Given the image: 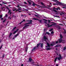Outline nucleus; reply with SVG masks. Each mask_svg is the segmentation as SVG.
Wrapping results in <instances>:
<instances>
[{"label": "nucleus", "instance_id": "obj_46", "mask_svg": "<svg viewBox=\"0 0 66 66\" xmlns=\"http://www.w3.org/2000/svg\"><path fill=\"white\" fill-rule=\"evenodd\" d=\"M3 8H4V7H2V10H3Z\"/></svg>", "mask_w": 66, "mask_h": 66}, {"label": "nucleus", "instance_id": "obj_10", "mask_svg": "<svg viewBox=\"0 0 66 66\" xmlns=\"http://www.w3.org/2000/svg\"><path fill=\"white\" fill-rule=\"evenodd\" d=\"M36 49V47H34V48L32 50V51H35V50Z\"/></svg>", "mask_w": 66, "mask_h": 66}, {"label": "nucleus", "instance_id": "obj_50", "mask_svg": "<svg viewBox=\"0 0 66 66\" xmlns=\"http://www.w3.org/2000/svg\"><path fill=\"white\" fill-rule=\"evenodd\" d=\"M58 43V41H56V44H57V43Z\"/></svg>", "mask_w": 66, "mask_h": 66}, {"label": "nucleus", "instance_id": "obj_44", "mask_svg": "<svg viewBox=\"0 0 66 66\" xmlns=\"http://www.w3.org/2000/svg\"><path fill=\"white\" fill-rule=\"evenodd\" d=\"M2 46L0 47V49H1V48H2Z\"/></svg>", "mask_w": 66, "mask_h": 66}, {"label": "nucleus", "instance_id": "obj_2", "mask_svg": "<svg viewBox=\"0 0 66 66\" xmlns=\"http://www.w3.org/2000/svg\"><path fill=\"white\" fill-rule=\"evenodd\" d=\"M52 23H54V24H51V25H50V24H48L47 25V26H48V28H50V27H52V26H55L56 25V23H54V22H52Z\"/></svg>", "mask_w": 66, "mask_h": 66}, {"label": "nucleus", "instance_id": "obj_37", "mask_svg": "<svg viewBox=\"0 0 66 66\" xmlns=\"http://www.w3.org/2000/svg\"><path fill=\"white\" fill-rule=\"evenodd\" d=\"M24 4H27V3L25 2H24Z\"/></svg>", "mask_w": 66, "mask_h": 66}, {"label": "nucleus", "instance_id": "obj_5", "mask_svg": "<svg viewBox=\"0 0 66 66\" xmlns=\"http://www.w3.org/2000/svg\"><path fill=\"white\" fill-rule=\"evenodd\" d=\"M56 44H55V42H53L51 44L50 46H53L54 45H55Z\"/></svg>", "mask_w": 66, "mask_h": 66}, {"label": "nucleus", "instance_id": "obj_60", "mask_svg": "<svg viewBox=\"0 0 66 66\" xmlns=\"http://www.w3.org/2000/svg\"><path fill=\"white\" fill-rule=\"evenodd\" d=\"M4 57V55H3V57Z\"/></svg>", "mask_w": 66, "mask_h": 66}, {"label": "nucleus", "instance_id": "obj_14", "mask_svg": "<svg viewBox=\"0 0 66 66\" xmlns=\"http://www.w3.org/2000/svg\"><path fill=\"white\" fill-rule=\"evenodd\" d=\"M19 10H21V8H19L18 9V11H19V12H21V11Z\"/></svg>", "mask_w": 66, "mask_h": 66}, {"label": "nucleus", "instance_id": "obj_9", "mask_svg": "<svg viewBox=\"0 0 66 66\" xmlns=\"http://www.w3.org/2000/svg\"><path fill=\"white\" fill-rule=\"evenodd\" d=\"M63 41H64L63 40H62V39H59V42L60 43H61V42H63Z\"/></svg>", "mask_w": 66, "mask_h": 66}, {"label": "nucleus", "instance_id": "obj_62", "mask_svg": "<svg viewBox=\"0 0 66 66\" xmlns=\"http://www.w3.org/2000/svg\"><path fill=\"white\" fill-rule=\"evenodd\" d=\"M56 66H59V65H58V64H56Z\"/></svg>", "mask_w": 66, "mask_h": 66}, {"label": "nucleus", "instance_id": "obj_29", "mask_svg": "<svg viewBox=\"0 0 66 66\" xmlns=\"http://www.w3.org/2000/svg\"><path fill=\"white\" fill-rule=\"evenodd\" d=\"M59 46H60V45H57L56 46H55V47H59Z\"/></svg>", "mask_w": 66, "mask_h": 66}, {"label": "nucleus", "instance_id": "obj_7", "mask_svg": "<svg viewBox=\"0 0 66 66\" xmlns=\"http://www.w3.org/2000/svg\"><path fill=\"white\" fill-rule=\"evenodd\" d=\"M7 9L9 10L8 13H10V14H12V12H11V10H9V8L8 7H7Z\"/></svg>", "mask_w": 66, "mask_h": 66}, {"label": "nucleus", "instance_id": "obj_45", "mask_svg": "<svg viewBox=\"0 0 66 66\" xmlns=\"http://www.w3.org/2000/svg\"><path fill=\"white\" fill-rule=\"evenodd\" d=\"M5 17H7V14L5 15Z\"/></svg>", "mask_w": 66, "mask_h": 66}, {"label": "nucleus", "instance_id": "obj_32", "mask_svg": "<svg viewBox=\"0 0 66 66\" xmlns=\"http://www.w3.org/2000/svg\"><path fill=\"white\" fill-rule=\"evenodd\" d=\"M35 16L36 17H38L39 16V15H35Z\"/></svg>", "mask_w": 66, "mask_h": 66}, {"label": "nucleus", "instance_id": "obj_61", "mask_svg": "<svg viewBox=\"0 0 66 66\" xmlns=\"http://www.w3.org/2000/svg\"><path fill=\"white\" fill-rule=\"evenodd\" d=\"M50 5H52V4L51 3H50Z\"/></svg>", "mask_w": 66, "mask_h": 66}, {"label": "nucleus", "instance_id": "obj_40", "mask_svg": "<svg viewBox=\"0 0 66 66\" xmlns=\"http://www.w3.org/2000/svg\"><path fill=\"white\" fill-rule=\"evenodd\" d=\"M41 4H42V5H44V3H43L41 2Z\"/></svg>", "mask_w": 66, "mask_h": 66}, {"label": "nucleus", "instance_id": "obj_17", "mask_svg": "<svg viewBox=\"0 0 66 66\" xmlns=\"http://www.w3.org/2000/svg\"><path fill=\"white\" fill-rule=\"evenodd\" d=\"M17 7H18V8H19V9H21V7H20L19 5L17 6Z\"/></svg>", "mask_w": 66, "mask_h": 66}, {"label": "nucleus", "instance_id": "obj_55", "mask_svg": "<svg viewBox=\"0 0 66 66\" xmlns=\"http://www.w3.org/2000/svg\"><path fill=\"white\" fill-rule=\"evenodd\" d=\"M56 9V10H58V8H57Z\"/></svg>", "mask_w": 66, "mask_h": 66}, {"label": "nucleus", "instance_id": "obj_15", "mask_svg": "<svg viewBox=\"0 0 66 66\" xmlns=\"http://www.w3.org/2000/svg\"><path fill=\"white\" fill-rule=\"evenodd\" d=\"M51 49V48H47L46 49L47 50H50Z\"/></svg>", "mask_w": 66, "mask_h": 66}, {"label": "nucleus", "instance_id": "obj_23", "mask_svg": "<svg viewBox=\"0 0 66 66\" xmlns=\"http://www.w3.org/2000/svg\"><path fill=\"white\" fill-rule=\"evenodd\" d=\"M12 35V33H10V35L9 36V37H11V35Z\"/></svg>", "mask_w": 66, "mask_h": 66}, {"label": "nucleus", "instance_id": "obj_28", "mask_svg": "<svg viewBox=\"0 0 66 66\" xmlns=\"http://www.w3.org/2000/svg\"><path fill=\"white\" fill-rule=\"evenodd\" d=\"M66 49V47H64L63 48V50H65V49Z\"/></svg>", "mask_w": 66, "mask_h": 66}, {"label": "nucleus", "instance_id": "obj_12", "mask_svg": "<svg viewBox=\"0 0 66 66\" xmlns=\"http://www.w3.org/2000/svg\"><path fill=\"white\" fill-rule=\"evenodd\" d=\"M29 61L30 62H31V61H33V60L32 59V58H30L29 59Z\"/></svg>", "mask_w": 66, "mask_h": 66}, {"label": "nucleus", "instance_id": "obj_3", "mask_svg": "<svg viewBox=\"0 0 66 66\" xmlns=\"http://www.w3.org/2000/svg\"><path fill=\"white\" fill-rule=\"evenodd\" d=\"M55 1H56L57 2L58 4H53L54 5H56H56H58V4H59V5H61V6L63 5V4H62V3H61L57 1L56 0H55Z\"/></svg>", "mask_w": 66, "mask_h": 66}, {"label": "nucleus", "instance_id": "obj_20", "mask_svg": "<svg viewBox=\"0 0 66 66\" xmlns=\"http://www.w3.org/2000/svg\"><path fill=\"white\" fill-rule=\"evenodd\" d=\"M60 37L61 38H63V36H62V35H60Z\"/></svg>", "mask_w": 66, "mask_h": 66}, {"label": "nucleus", "instance_id": "obj_34", "mask_svg": "<svg viewBox=\"0 0 66 66\" xmlns=\"http://www.w3.org/2000/svg\"><path fill=\"white\" fill-rule=\"evenodd\" d=\"M21 16H23V17H26V16L25 15H22Z\"/></svg>", "mask_w": 66, "mask_h": 66}, {"label": "nucleus", "instance_id": "obj_58", "mask_svg": "<svg viewBox=\"0 0 66 66\" xmlns=\"http://www.w3.org/2000/svg\"><path fill=\"white\" fill-rule=\"evenodd\" d=\"M23 66V64H22L21 65V66Z\"/></svg>", "mask_w": 66, "mask_h": 66}, {"label": "nucleus", "instance_id": "obj_35", "mask_svg": "<svg viewBox=\"0 0 66 66\" xmlns=\"http://www.w3.org/2000/svg\"><path fill=\"white\" fill-rule=\"evenodd\" d=\"M27 51H28V48H26V52H27Z\"/></svg>", "mask_w": 66, "mask_h": 66}, {"label": "nucleus", "instance_id": "obj_36", "mask_svg": "<svg viewBox=\"0 0 66 66\" xmlns=\"http://www.w3.org/2000/svg\"><path fill=\"white\" fill-rule=\"evenodd\" d=\"M54 33V32H53V31H52L51 32V33L52 34H53Z\"/></svg>", "mask_w": 66, "mask_h": 66}, {"label": "nucleus", "instance_id": "obj_38", "mask_svg": "<svg viewBox=\"0 0 66 66\" xmlns=\"http://www.w3.org/2000/svg\"><path fill=\"white\" fill-rule=\"evenodd\" d=\"M66 31H65L64 32H63V34H66Z\"/></svg>", "mask_w": 66, "mask_h": 66}, {"label": "nucleus", "instance_id": "obj_42", "mask_svg": "<svg viewBox=\"0 0 66 66\" xmlns=\"http://www.w3.org/2000/svg\"><path fill=\"white\" fill-rule=\"evenodd\" d=\"M48 5V7H51V6H52V5Z\"/></svg>", "mask_w": 66, "mask_h": 66}, {"label": "nucleus", "instance_id": "obj_59", "mask_svg": "<svg viewBox=\"0 0 66 66\" xmlns=\"http://www.w3.org/2000/svg\"><path fill=\"white\" fill-rule=\"evenodd\" d=\"M9 18H10V19H11V18H10V17H9Z\"/></svg>", "mask_w": 66, "mask_h": 66}, {"label": "nucleus", "instance_id": "obj_27", "mask_svg": "<svg viewBox=\"0 0 66 66\" xmlns=\"http://www.w3.org/2000/svg\"><path fill=\"white\" fill-rule=\"evenodd\" d=\"M38 21H39L40 23H42V20H38Z\"/></svg>", "mask_w": 66, "mask_h": 66}, {"label": "nucleus", "instance_id": "obj_13", "mask_svg": "<svg viewBox=\"0 0 66 66\" xmlns=\"http://www.w3.org/2000/svg\"><path fill=\"white\" fill-rule=\"evenodd\" d=\"M32 19L34 20H39L38 19L35 18H34Z\"/></svg>", "mask_w": 66, "mask_h": 66}, {"label": "nucleus", "instance_id": "obj_33", "mask_svg": "<svg viewBox=\"0 0 66 66\" xmlns=\"http://www.w3.org/2000/svg\"><path fill=\"white\" fill-rule=\"evenodd\" d=\"M53 11H54V12H56V13H57V11L54 10H53Z\"/></svg>", "mask_w": 66, "mask_h": 66}, {"label": "nucleus", "instance_id": "obj_39", "mask_svg": "<svg viewBox=\"0 0 66 66\" xmlns=\"http://www.w3.org/2000/svg\"><path fill=\"white\" fill-rule=\"evenodd\" d=\"M29 3V4H31V2H30L29 1H27Z\"/></svg>", "mask_w": 66, "mask_h": 66}, {"label": "nucleus", "instance_id": "obj_19", "mask_svg": "<svg viewBox=\"0 0 66 66\" xmlns=\"http://www.w3.org/2000/svg\"><path fill=\"white\" fill-rule=\"evenodd\" d=\"M18 35H19V34H17L16 35H15L14 36L15 37H17V36H18Z\"/></svg>", "mask_w": 66, "mask_h": 66}, {"label": "nucleus", "instance_id": "obj_26", "mask_svg": "<svg viewBox=\"0 0 66 66\" xmlns=\"http://www.w3.org/2000/svg\"><path fill=\"white\" fill-rule=\"evenodd\" d=\"M52 30H53V28H52L51 29L49 30V31H52Z\"/></svg>", "mask_w": 66, "mask_h": 66}, {"label": "nucleus", "instance_id": "obj_31", "mask_svg": "<svg viewBox=\"0 0 66 66\" xmlns=\"http://www.w3.org/2000/svg\"><path fill=\"white\" fill-rule=\"evenodd\" d=\"M46 34H48V35H49V34H50V33L48 32H46Z\"/></svg>", "mask_w": 66, "mask_h": 66}, {"label": "nucleus", "instance_id": "obj_48", "mask_svg": "<svg viewBox=\"0 0 66 66\" xmlns=\"http://www.w3.org/2000/svg\"><path fill=\"white\" fill-rule=\"evenodd\" d=\"M0 5L1 6H2V4L0 3Z\"/></svg>", "mask_w": 66, "mask_h": 66}, {"label": "nucleus", "instance_id": "obj_54", "mask_svg": "<svg viewBox=\"0 0 66 66\" xmlns=\"http://www.w3.org/2000/svg\"><path fill=\"white\" fill-rule=\"evenodd\" d=\"M51 21L50 20H48V22H50Z\"/></svg>", "mask_w": 66, "mask_h": 66}, {"label": "nucleus", "instance_id": "obj_63", "mask_svg": "<svg viewBox=\"0 0 66 66\" xmlns=\"http://www.w3.org/2000/svg\"><path fill=\"white\" fill-rule=\"evenodd\" d=\"M58 9H59V10H60V7H58Z\"/></svg>", "mask_w": 66, "mask_h": 66}, {"label": "nucleus", "instance_id": "obj_64", "mask_svg": "<svg viewBox=\"0 0 66 66\" xmlns=\"http://www.w3.org/2000/svg\"><path fill=\"white\" fill-rule=\"evenodd\" d=\"M46 47H48V46H46Z\"/></svg>", "mask_w": 66, "mask_h": 66}, {"label": "nucleus", "instance_id": "obj_8", "mask_svg": "<svg viewBox=\"0 0 66 66\" xmlns=\"http://www.w3.org/2000/svg\"><path fill=\"white\" fill-rule=\"evenodd\" d=\"M36 5L37 6V7H38V8H40V7H41V8H42V7H43V8H44V7L41 6L39 5Z\"/></svg>", "mask_w": 66, "mask_h": 66}, {"label": "nucleus", "instance_id": "obj_47", "mask_svg": "<svg viewBox=\"0 0 66 66\" xmlns=\"http://www.w3.org/2000/svg\"><path fill=\"white\" fill-rule=\"evenodd\" d=\"M26 21L28 22H30V20H27Z\"/></svg>", "mask_w": 66, "mask_h": 66}, {"label": "nucleus", "instance_id": "obj_25", "mask_svg": "<svg viewBox=\"0 0 66 66\" xmlns=\"http://www.w3.org/2000/svg\"><path fill=\"white\" fill-rule=\"evenodd\" d=\"M39 45H40V44H37V47H38L39 46Z\"/></svg>", "mask_w": 66, "mask_h": 66}, {"label": "nucleus", "instance_id": "obj_41", "mask_svg": "<svg viewBox=\"0 0 66 66\" xmlns=\"http://www.w3.org/2000/svg\"><path fill=\"white\" fill-rule=\"evenodd\" d=\"M16 28V27H15L14 28H13V30H15V29Z\"/></svg>", "mask_w": 66, "mask_h": 66}, {"label": "nucleus", "instance_id": "obj_43", "mask_svg": "<svg viewBox=\"0 0 66 66\" xmlns=\"http://www.w3.org/2000/svg\"><path fill=\"white\" fill-rule=\"evenodd\" d=\"M2 3H3L4 4H7L6 3H4V2Z\"/></svg>", "mask_w": 66, "mask_h": 66}, {"label": "nucleus", "instance_id": "obj_56", "mask_svg": "<svg viewBox=\"0 0 66 66\" xmlns=\"http://www.w3.org/2000/svg\"><path fill=\"white\" fill-rule=\"evenodd\" d=\"M34 63V62H33L32 63H31L32 64H33Z\"/></svg>", "mask_w": 66, "mask_h": 66}, {"label": "nucleus", "instance_id": "obj_51", "mask_svg": "<svg viewBox=\"0 0 66 66\" xmlns=\"http://www.w3.org/2000/svg\"><path fill=\"white\" fill-rule=\"evenodd\" d=\"M32 20H30L29 21V22H32Z\"/></svg>", "mask_w": 66, "mask_h": 66}, {"label": "nucleus", "instance_id": "obj_30", "mask_svg": "<svg viewBox=\"0 0 66 66\" xmlns=\"http://www.w3.org/2000/svg\"><path fill=\"white\" fill-rule=\"evenodd\" d=\"M2 17V15H0V18H1Z\"/></svg>", "mask_w": 66, "mask_h": 66}, {"label": "nucleus", "instance_id": "obj_6", "mask_svg": "<svg viewBox=\"0 0 66 66\" xmlns=\"http://www.w3.org/2000/svg\"><path fill=\"white\" fill-rule=\"evenodd\" d=\"M43 38H44V40H45V41L46 42V40H47V37H46L45 36H44L43 37Z\"/></svg>", "mask_w": 66, "mask_h": 66}, {"label": "nucleus", "instance_id": "obj_57", "mask_svg": "<svg viewBox=\"0 0 66 66\" xmlns=\"http://www.w3.org/2000/svg\"><path fill=\"white\" fill-rule=\"evenodd\" d=\"M59 29H61V28L60 27H59V28H58Z\"/></svg>", "mask_w": 66, "mask_h": 66}, {"label": "nucleus", "instance_id": "obj_16", "mask_svg": "<svg viewBox=\"0 0 66 66\" xmlns=\"http://www.w3.org/2000/svg\"><path fill=\"white\" fill-rule=\"evenodd\" d=\"M47 46H48V47H50V44H49V43H47Z\"/></svg>", "mask_w": 66, "mask_h": 66}, {"label": "nucleus", "instance_id": "obj_21", "mask_svg": "<svg viewBox=\"0 0 66 66\" xmlns=\"http://www.w3.org/2000/svg\"><path fill=\"white\" fill-rule=\"evenodd\" d=\"M23 21H25V20H23V21H22L20 23V24H21L22 22H23Z\"/></svg>", "mask_w": 66, "mask_h": 66}, {"label": "nucleus", "instance_id": "obj_53", "mask_svg": "<svg viewBox=\"0 0 66 66\" xmlns=\"http://www.w3.org/2000/svg\"><path fill=\"white\" fill-rule=\"evenodd\" d=\"M5 21V20H4V21H3V22H4Z\"/></svg>", "mask_w": 66, "mask_h": 66}, {"label": "nucleus", "instance_id": "obj_1", "mask_svg": "<svg viewBox=\"0 0 66 66\" xmlns=\"http://www.w3.org/2000/svg\"><path fill=\"white\" fill-rule=\"evenodd\" d=\"M32 22H30L26 23L24 25L25 26L23 28V29H27V27H29V26H30L29 25H27V24H32Z\"/></svg>", "mask_w": 66, "mask_h": 66}, {"label": "nucleus", "instance_id": "obj_52", "mask_svg": "<svg viewBox=\"0 0 66 66\" xmlns=\"http://www.w3.org/2000/svg\"><path fill=\"white\" fill-rule=\"evenodd\" d=\"M43 20H45V21H47V20L45 19H43Z\"/></svg>", "mask_w": 66, "mask_h": 66}, {"label": "nucleus", "instance_id": "obj_24", "mask_svg": "<svg viewBox=\"0 0 66 66\" xmlns=\"http://www.w3.org/2000/svg\"><path fill=\"white\" fill-rule=\"evenodd\" d=\"M41 47L43 48V43L41 44Z\"/></svg>", "mask_w": 66, "mask_h": 66}, {"label": "nucleus", "instance_id": "obj_22", "mask_svg": "<svg viewBox=\"0 0 66 66\" xmlns=\"http://www.w3.org/2000/svg\"><path fill=\"white\" fill-rule=\"evenodd\" d=\"M36 4H35V3H34L32 4V5H33L34 6H35V5H36Z\"/></svg>", "mask_w": 66, "mask_h": 66}, {"label": "nucleus", "instance_id": "obj_11", "mask_svg": "<svg viewBox=\"0 0 66 66\" xmlns=\"http://www.w3.org/2000/svg\"><path fill=\"white\" fill-rule=\"evenodd\" d=\"M18 31V29H17V30H16L13 33V34H15V33H16V32H17V31Z\"/></svg>", "mask_w": 66, "mask_h": 66}, {"label": "nucleus", "instance_id": "obj_4", "mask_svg": "<svg viewBox=\"0 0 66 66\" xmlns=\"http://www.w3.org/2000/svg\"><path fill=\"white\" fill-rule=\"evenodd\" d=\"M59 57H58L57 58V59L58 60H61L62 59V56H61V55L60 54L59 55Z\"/></svg>", "mask_w": 66, "mask_h": 66}, {"label": "nucleus", "instance_id": "obj_49", "mask_svg": "<svg viewBox=\"0 0 66 66\" xmlns=\"http://www.w3.org/2000/svg\"><path fill=\"white\" fill-rule=\"evenodd\" d=\"M12 10H13V11H15L16 10V9H15L14 10L12 9Z\"/></svg>", "mask_w": 66, "mask_h": 66}, {"label": "nucleus", "instance_id": "obj_18", "mask_svg": "<svg viewBox=\"0 0 66 66\" xmlns=\"http://www.w3.org/2000/svg\"><path fill=\"white\" fill-rule=\"evenodd\" d=\"M57 57H56L54 60V62H55V63H56V60H57Z\"/></svg>", "mask_w": 66, "mask_h": 66}]
</instances>
